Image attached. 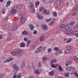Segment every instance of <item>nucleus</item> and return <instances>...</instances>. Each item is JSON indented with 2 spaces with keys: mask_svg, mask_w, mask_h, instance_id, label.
Listing matches in <instances>:
<instances>
[{
  "mask_svg": "<svg viewBox=\"0 0 78 78\" xmlns=\"http://www.w3.org/2000/svg\"><path fill=\"white\" fill-rule=\"evenodd\" d=\"M13 71L15 72V73H17V72L19 70L20 68L17 65L15 64L13 65Z\"/></svg>",
  "mask_w": 78,
  "mask_h": 78,
  "instance_id": "1",
  "label": "nucleus"
},
{
  "mask_svg": "<svg viewBox=\"0 0 78 78\" xmlns=\"http://www.w3.org/2000/svg\"><path fill=\"white\" fill-rule=\"evenodd\" d=\"M72 69H73V67L71 66H69L67 68L66 71L68 73H72Z\"/></svg>",
  "mask_w": 78,
  "mask_h": 78,
  "instance_id": "2",
  "label": "nucleus"
},
{
  "mask_svg": "<svg viewBox=\"0 0 78 78\" xmlns=\"http://www.w3.org/2000/svg\"><path fill=\"white\" fill-rule=\"evenodd\" d=\"M18 7H19V6H16L15 7V9H13L11 12V14H16V13L17 12V10H16V9H17V8H18Z\"/></svg>",
  "mask_w": 78,
  "mask_h": 78,
  "instance_id": "3",
  "label": "nucleus"
},
{
  "mask_svg": "<svg viewBox=\"0 0 78 78\" xmlns=\"http://www.w3.org/2000/svg\"><path fill=\"white\" fill-rule=\"evenodd\" d=\"M41 28L44 30H48V26L47 25L44 24L42 25Z\"/></svg>",
  "mask_w": 78,
  "mask_h": 78,
  "instance_id": "4",
  "label": "nucleus"
},
{
  "mask_svg": "<svg viewBox=\"0 0 78 78\" xmlns=\"http://www.w3.org/2000/svg\"><path fill=\"white\" fill-rule=\"evenodd\" d=\"M29 27L30 28V30H31V31H34V26L33 25L31 24H29Z\"/></svg>",
  "mask_w": 78,
  "mask_h": 78,
  "instance_id": "5",
  "label": "nucleus"
},
{
  "mask_svg": "<svg viewBox=\"0 0 78 78\" xmlns=\"http://www.w3.org/2000/svg\"><path fill=\"white\" fill-rule=\"evenodd\" d=\"M65 30L67 32H70V31H72V29H71L70 28H69L68 26H66L65 27Z\"/></svg>",
  "mask_w": 78,
  "mask_h": 78,
  "instance_id": "6",
  "label": "nucleus"
},
{
  "mask_svg": "<svg viewBox=\"0 0 78 78\" xmlns=\"http://www.w3.org/2000/svg\"><path fill=\"white\" fill-rule=\"evenodd\" d=\"M13 60V58H10L9 59H6L4 61V63H6L7 62H10V61H11L12 60Z\"/></svg>",
  "mask_w": 78,
  "mask_h": 78,
  "instance_id": "7",
  "label": "nucleus"
},
{
  "mask_svg": "<svg viewBox=\"0 0 78 78\" xmlns=\"http://www.w3.org/2000/svg\"><path fill=\"white\" fill-rule=\"evenodd\" d=\"M16 51V54L17 55H20L22 53V51L21 50H19L18 51Z\"/></svg>",
  "mask_w": 78,
  "mask_h": 78,
  "instance_id": "8",
  "label": "nucleus"
},
{
  "mask_svg": "<svg viewBox=\"0 0 78 78\" xmlns=\"http://www.w3.org/2000/svg\"><path fill=\"white\" fill-rule=\"evenodd\" d=\"M71 64H72V62H70V61L67 62L66 63V67H68V66L70 65Z\"/></svg>",
  "mask_w": 78,
  "mask_h": 78,
  "instance_id": "9",
  "label": "nucleus"
},
{
  "mask_svg": "<svg viewBox=\"0 0 78 78\" xmlns=\"http://www.w3.org/2000/svg\"><path fill=\"white\" fill-rule=\"evenodd\" d=\"M42 59L43 62H45V61H46L47 59V57L46 56H44V57H42Z\"/></svg>",
  "mask_w": 78,
  "mask_h": 78,
  "instance_id": "10",
  "label": "nucleus"
},
{
  "mask_svg": "<svg viewBox=\"0 0 78 78\" xmlns=\"http://www.w3.org/2000/svg\"><path fill=\"white\" fill-rule=\"evenodd\" d=\"M11 4V1H8L7 2L6 5V7H8Z\"/></svg>",
  "mask_w": 78,
  "mask_h": 78,
  "instance_id": "11",
  "label": "nucleus"
},
{
  "mask_svg": "<svg viewBox=\"0 0 78 78\" xmlns=\"http://www.w3.org/2000/svg\"><path fill=\"white\" fill-rule=\"evenodd\" d=\"M18 25L17 24H15L13 27V30H16L17 29V26Z\"/></svg>",
  "mask_w": 78,
  "mask_h": 78,
  "instance_id": "12",
  "label": "nucleus"
},
{
  "mask_svg": "<svg viewBox=\"0 0 78 78\" xmlns=\"http://www.w3.org/2000/svg\"><path fill=\"white\" fill-rule=\"evenodd\" d=\"M55 73V71L54 70H53L52 71H51L49 73V74L50 76H53V75H54V73Z\"/></svg>",
  "mask_w": 78,
  "mask_h": 78,
  "instance_id": "13",
  "label": "nucleus"
},
{
  "mask_svg": "<svg viewBox=\"0 0 78 78\" xmlns=\"http://www.w3.org/2000/svg\"><path fill=\"white\" fill-rule=\"evenodd\" d=\"M42 49V46H39L37 48V50L38 51H41Z\"/></svg>",
  "mask_w": 78,
  "mask_h": 78,
  "instance_id": "14",
  "label": "nucleus"
},
{
  "mask_svg": "<svg viewBox=\"0 0 78 78\" xmlns=\"http://www.w3.org/2000/svg\"><path fill=\"white\" fill-rule=\"evenodd\" d=\"M44 36H43L40 38V40L41 42L43 41L44 40Z\"/></svg>",
  "mask_w": 78,
  "mask_h": 78,
  "instance_id": "15",
  "label": "nucleus"
},
{
  "mask_svg": "<svg viewBox=\"0 0 78 78\" xmlns=\"http://www.w3.org/2000/svg\"><path fill=\"white\" fill-rule=\"evenodd\" d=\"M73 35H76V34H78V32L76 31H73L71 33Z\"/></svg>",
  "mask_w": 78,
  "mask_h": 78,
  "instance_id": "16",
  "label": "nucleus"
},
{
  "mask_svg": "<svg viewBox=\"0 0 78 78\" xmlns=\"http://www.w3.org/2000/svg\"><path fill=\"white\" fill-rule=\"evenodd\" d=\"M23 17V14H21L18 16L19 19H22Z\"/></svg>",
  "mask_w": 78,
  "mask_h": 78,
  "instance_id": "17",
  "label": "nucleus"
},
{
  "mask_svg": "<svg viewBox=\"0 0 78 78\" xmlns=\"http://www.w3.org/2000/svg\"><path fill=\"white\" fill-rule=\"evenodd\" d=\"M74 58L76 62H77L78 63V58L76 57V56H74Z\"/></svg>",
  "mask_w": 78,
  "mask_h": 78,
  "instance_id": "18",
  "label": "nucleus"
},
{
  "mask_svg": "<svg viewBox=\"0 0 78 78\" xmlns=\"http://www.w3.org/2000/svg\"><path fill=\"white\" fill-rule=\"evenodd\" d=\"M25 66V62H23L21 65V68H23Z\"/></svg>",
  "mask_w": 78,
  "mask_h": 78,
  "instance_id": "19",
  "label": "nucleus"
},
{
  "mask_svg": "<svg viewBox=\"0 0 78 78\" xmlns=\"http://www.w3.org/2000/svg\"><path fill=\"white\" fill-rule=\"evenodd\" d=\"M51 62L52 63H54V62H57V60L55 59H53L51 60Z\"/></svg>",
  "mask_w": 78,
  "mask_h": 78,
  "instance_id": "20",
  "label": "nucleus"
},
{
  "mask_svg": "<svg viewBox=\"0 0 78 78\" xmlns=\"http://www.w3.org/2000/svg\"><path fill=\"white\" fill-rule=\"evenodd\" d=\"M35 73L36 75H39V74H40V72L39 70H36L35 71Z\"/></svg>",
  "mask_w": 78,
  "mask_h": 78,
  "instance_id": "21",
  "label": "nucleus"
},
{
  "mask_svg": "<svg viewBox=\"0 0 78 78\" xmlns=\"http://www.w3.org/2000/svg\"><path fill=\"white\" fill-rule=\"evenodd\" d=\"M58 68L59 70L61 71V72H62V71H63V70H62V67H61V66H58Z\"/></svg>",
  "mask_w": 78,
  "mask_h": 78,
  "instance_id": "22",
  "label": "nucleus"
},
{
  "mask_svg": "<svg viewBox=\"0 0 78 78\" xmlns=\"http://www.w3.org/2000/svg\"><path fill=\"white\" fill-rule=\"evenodd\" d=\"M37 17H38L39 19H40V20L42 19V18H43V17H42V16H39V13H38L37 14Z\"/></svg>",
  "mask_w": 78,
  "mask_h": 78,
  "instance_id": "23",
  "label": "nucleus"
},
{
  "mask_svg": "<svg viewBox=\"0 0 78 78\" xmlns=\"http://www.w3.org/2000/svg\"><path fill=\"white\" fill-rule=\"evenodd\" d=\"M25 19L24 18L22 19L21 20V24L22 23H23L24 22H25Z\"/></svg>",
  "mask_w": 78,
  "mask_h": 78,
  "instance_id": "24",
  "label": "nucleus"
},
{
  "mask_svg": "<svg viewBox=\"0 0 78 78\" xmlns=\"http://www.w3.org/2000/svg\"><path fill=\"white\" fill-rule=\"evenodd\" d=\"M22 34L23 35H26L27 34V32L25 31H23L22 32Z\"/></svg>",
  "mask_w": 78,
  "mask_h": 78,
  "instance_id": "25",
  "label": "nucleus"
},
{
  "mask_svg": "<svg viewBox=\"0 0 78 78\" xmlns=\"http://www.w3.org/2000/svg\"><path fill=\"white\" fill-rule=\"evenodd\" d=\"M16 73H14L12 78H17V75Z\"/></svg>",
  "mask_w": 78,
  "mask_h": 78,
  "instance_id": "26",
  "label": "nucleus"
},
{
  "mask_svg": "<svg viewBox=\"0 0 78 78\" xmlns=\"http://www.w3.org/2000/svg\"><path fill=\"white\" fill-rule=\"evenodd\" d=\"M64 27H65V25L63 24L60 26V28H61V29H62V28H64Z\"/></svg>",
  "mask_w": 78,
  "mask_h": 78,
  "instance_id": "27",
  "label": "nucleus"
},
{
  "mask_svg": "<svg viewBox=\"0 0 78 78\" xmlns=\"http://www.w3.org/2000/svg\"><path fill=\"white\" fill-rule=\"evenodd\" d=\"M20 45L21 47H25V44L24 43H20Z\"/></svg>",
  "mask_w": 78,
  "mask_h": 78,
  "instance_id": "28",
  "label": "nucleus"
},
{
  "mask_svg": "<svg viewBox=\"0 0 78 78\" xmlns=\"http://www.w3.org/2000/svg\"><path fill=\"white\" fill-rule=\"evenodd\" d=\"M31 42V41L29 40L27 42V47H29V45H30V43Z\"/></svg>",
  "mask_w": 78,
  "mask_h": 78,
  "instance_id": "29",
  "label": "nucleus"
},
{
  "mask_svg": "<svg viewBox=\"0 0 78 78\" xmlns=\"http://www.w3.org/2000/svg\"><path fill=\"white\" fill-rule=\"evenodd\" d=\"M54 50H55V51H58V50H59V48L58 47H55L54 48Z\"/></svg>",
  "mask_w": 78,
  "mask_h": 78,
  "instance_id": "30",
  "label": "nucleus"
},
{
  "mask_svg": "<svg viewBox=\"0 0 78 78\" xmlns=\"http://www.w3.org/2000/svg\"><path fill=\"white\" fill-rule=\"evenodd\" d=\"M53 15L54 16H57V13L55 12H53Z\"/></svg>",
  "mask_w": 78,
  "mask_h": 78,
  "instance_id": "31",
  "label": "nucleus"
},
{
  "mask_svg": "<svg viewBox=\"0 0 78 78\" xmlns=\"http://www.w3.org/2000/svg\"><path fill=\"white\" fill-rule=\"evenodd\" d=\"M72 41V39L71 38H70V39H69V40L66 42V43H70V42H71Z\"/></svg>",
  "mask_w": 78,
  "mask_h": 78,
  "instance_id": "32",
  "label": "nucleus"
},
{
  "mask_svg": "<svg viewBox=\"0 0 78 78\" xmlns=\"http://www.w3.org/2000/svg\"><path fill=\"white\" fill-rule=\"evenodd\" d=\"M12 55H17L16 54V51L12 52Z\"/></svg>",
  "mask_w": 78,
  "mask_h": 78,
  "instance_id": "33",
  "label": "nucleus"
},
{
  "mask_svg": "<svg viewBox=\"0 0 78 78\" xmlns=\"http://www.w3.org/2000/svg\"><path fill=\"white\" fill-rule=\"evenodd\" d=\"M74 74L75 76H76V77L78 78V74L75 71L74 72Z\"/></svg>",
  "mask_w": 78,
  "mask_h": 78,
  "instance_id": "34",
  "label": "nucleus"
},
{
  "mask_svg": "<svg viewBox=\"0 0 78 78\" xmlns=\"http://www.w3.org/2000/svg\"><path fill=\"white\" fill-rule=\"evenodd\" d=\"M51 67H52L53 68H54L55 67V68H56V66H55V64H51Z\"/></svg>",
  "mask_w": 78,
  "mask_h": 78,
  "instance_id": "35",
  "label": "nucleus"
},
{
  "mask_svg": "<svg viewBox=\"0 0 78 78\" xmlns=\"http://www.w3.org/2000/svg\"><path fill=\"white\" fill-rule=\"evenodd\" d=\"M44 10V8L43 7L40 8L39 10L40 11H42Z\"/></svg>",
  "mask_w": 78,
  "mask_h": 78,
  "instance_id": "36",
  "label": "nucleus"
},
{
  "mask_svg": "<svg viewBox=\"0 0 78 78\" xmlns=\"http://www.w3.org/2000/svg\"><path fill=\"white\" fill-rule=\"evenodd\" d=\"M51 18L46 20V21L47 22H50V21H51Z\"/></svg>",
  "mask_w": 78,
  "mask_h": 78,
  "instance_id": "37",
  "label": "nucleus"
},
{
  "mask_svg": "<svg viewBox=\"0 0 78 78\" xmlns=\"http://www.w3.org/2000/svg\"><path fill=\"white\" fill-rule=\"evenodd\" d=\"M23 40L24 41H25V42H27V41L28 40V38H27V37H24L23 39Z\"/></svg>",
  "mask_w": 78,
  "mask_h": 78,
  "instance_id": "38",
  "label": "nucleus"
},
{
  "mask_svg": "<svg viewBox=\"0 0 78 78\" xmlns=\"http://www.w3.org/2000/svg\"><path fill=\"white\" fill-rule=\"evenodd\" d=\"M50 12H49V11H47L46 12V15H50Z\"/></svg>",
  "mask_w": 78,
  "mask_h": 78,
  "instance_id": "39",
  "label": "nucleus"
},
{
  "mask_svg": "<svg viewBox=\"0 0 78 78\" xmlns=\"http://www.w3.org/2000/svg\"><path fill=\"white\" fill-rule=\"evenodd\" d=\"M67 49L68 50H70L72 49V47L71 46H68L67 47Z\"/></svg>",
  "mask_w": 78,
  "mask_h": 78,
  "instance_id": "40",
  "label": "nucleus"
},
{
  "mask_svg": "<svg viewBox=\"0 0 78 78\" xmlns=\"http://www.w3.org/2000/svg\"><path fill=\"white\" fill-rule=\"evenodd\" d=\"M47 12V10L45 9L44 10V11L43 12V13L44 14H46V13Z\"/></svg>",
  "mask_w": 78,
  "mask_h": 78,
  "instance_id": "41",
  "label": "nucleus"
},
{
  "mask_svg": "<svg viewBox=\"0 0 78 78\" xmlns=\"http://www.w3.org/2000/svg\"><path fill=\"white\" fill-rule=\"evenodd\" d=\"M3 36L2 34L0 35V39H2L3 38Z\"/></svg>",
  "mask_w": 78,
  "mask_h": 78,
  "instance_id": "42",
  "label": "nucleus"
},
{
  "mask_svg": "<svg viewBox=\"0 0 78 78\" xmlns=\"http://www.w3.org/2000/svg\"><path fill=\"white\" fill-rule=\"evenodd\" d=\"M75 24V22H72L71 23L70 25H73Z\"/></svg>",
  "mask_w": 78,
  "mask_h": 78,
  "instance_id": "43",
  "label": "nucleus"
},
{
  "mask_svg": "<svg viewBox=\"0 0 78 78\" xmlns=\"http://www.w3.org/2000/svg\"><path fill=\"white\" fill-rule=\"evenodd\" d=\"M31 11H32V12L33 13L34 12V11H35V10L34 9V8L32 9L31 10Z\"/></svg>",
  "mask_w": 78,
  "mask_h": 78,
  "instance_id": "44",
  "label": "nucleus"
},
{
  "mask_svg": "<svg viewBox=\"0 0 78 78\" xmlns=\"http://www.w3.org/2000/svg\"><path fill=\"white\" fill-rule=\"evenodd\" d=\"M37 30H35L34 31L33 33L34 34H37Z\"/></svg>",
  "mask_w": 78,
  "mask_h": 78,
  "instance_id": "45",
  "label": "nucleus"
},
{
  "mask_svg": "<svg viewBox=\"0 0 78 78\" xmlns=\"http://www.w3.org/2000/svg\"><path fill=\"white\" fill-rule=\"evenodd\" d=\"M58 53H59L60 54H62V51L61 50L58 51Z\"/></svg>",
  "mask_w": 78,
  "mask_h": 78,
  "instance_id": "46",
  "label": "nucleus"
},
{
  "mask_svg": "<svg viewBox=\"0 0 78 78\" xmlns=\"http://www.w3.org/2000/svg\"><path fill=\"white\" fill-rule=\"evenodd\" d=\"M21 75L20 74H18V75L17 76L18 77V78H21Z\"/></svg>",
  "mask_w": 78,
  "mask_h": 78,
  "instance_id": "47",
  "label": "nucleus"
},
{
  "mask_svg": "<svg viewBox=\"0 0 78 78\" xmlns=\"http://www.w3.org/2000/svg\"><path fill=\"white\" fill-rule=\"evenodd\" d=\"M36 5H39V2H37L36 3Z\"/></svg>",
  "mask_w": 78,
  "mask_h": 78,
  "instance_id": "48",
  "label": "nucleus"
},
{
  "mask_svg": "<svg viewBox=\"0 0 78 78\" xmlns=\"http://www.w3.org/2000/svg\"><path fill=\"white\" fill-rule=\"evenodd\" d=\"M30 8H33V7H34V4H32V5H30Z\"/></svg>",
  "mask_w": 78,
  "mask_h": 78,
  "instance_id": "49",
  "label": "nucleus"
},
{
  "mask_svg": "<svg viewBox=\"0 0 78 78\" xmlns=\"http://www.w3.org/2000/svg\"><path fill=\"white\" fill-rule=\"evenodd\" d=\"M65 76L67 77L69 76V74L68 73H66L65 74Z\"/></svg>",
  "mask_w": 78,
  "mask_h": 78,
  "instance_id": "50",
  "label": "nucleus"
},
{
  "mask_svg": "<svg viewBox=\"0 0 78 78\" xmlns=\"http://www.w3.org/2000/svg\"><path fill=\"white\" fill-rule=\"evenodd\" d=\"M38 65L39 67H41V62H39Z\"/></svg>",
  "mask_w": 78,
  "mask_h": 78,
  "instance_id": "51",
  "label": "nucleus"
},
{
  "mask_svg": "<svg viewBox=\"0 0 78 78\" xmlns=\"http://www.w3.org/2000/svg\"><path fill=\"white\" fill-rule=\"evenodd\" d=\"M66 53H69V50H67L65 51Z\"/></svg>",
  "mask_w": 78,
  "mask_h": 78,
  "instance_id": "52",
  "label": "nucleus"
},
{
  "mask_svg": "<svg viewBox=\"0 0 78 78\" xmlns=\"http://www.w3.org/2000/svg\"><path fill=\"white\" fill-rule=\"evenodd\" d=\"M76 10H78V5L77 7L76 8L74 9V11H76Z\"/></svg>",
  "mask_w": 78,
  "mask_h": 78,
  "instance_id": "53",
  "label": "nucleus"
},
{
  "mask_svg": "<svg viewBox=\"0 0 78 78\" xmlns=\"http://www.w3.org/2000/svg\"><path fill=\"white\" fill-rule=\"evenodd\" d=\"M46 49V47L44 46V47L43 48V50H45V49Z\"/></svg>",
  "mask_w": 78,
  "mask_h": 78,
  "instance_id": "54",
  "label": "nucleus"
},
{
  "mask_svg": "<svg viewBox=\"0 0 78 78\" xmlns=\"http://www.w3.org/2000/svg\"><path fill=\"white\" fill-rule=\"evenodd\" d=\"M55 55H58V52H56L55 53Z\"/></svg>",
  "mask_w": 78,
  "mask_h": 78,
  "instance_id": "55",
  "label": "nucleus"
},
{
  "mask_svg": "<svg viewBox=\"0 0 78 78\" xmlns=\"http://www.w3.org/2000/svg\"><path fill=\"white\" fill-rule=\"evenodd\" d=\"M51 51V48H50L48 49V52H50Z\"/></svg>",
  "mask_w": 78,
  "mask_h": 78,
  "instance_id": "56",
  "label": "nucleus"
},
{
  "mask_svg": "<svg viewBox=\"0 0 78 78\" xmlns=\"http://www.w3.org/2000/svg\"><path fill=\"white\" fill-rule=\"evenodd\" d=\"M53 23H54V22H53V21H52L51 22V25H53Z\"/></svg>",
  "mask_w": 78,
  "mask_h": 78,
  "instance_id": "57",
  "label": "nucleus"
},
{
  "mask_svg": "<svg viewBox=\"0 0 78 78\" xmlns=\"http://www.w3.org/2000/svg\"><path fill=\"white\" fill-rule=\"evenodd\" d=\"M29 4L30 5H31L34 4V3H33L32 2H30Z\"/></svg>",
  "mask_w": 78,
  "mask_h": 78,
  "instance_id": "58",
  "label": "nucleus"
},
{
  "mask_svg": "<svg viewBox=\"0 0 78 78\" xmlns=\"http://www.w3.org/2000/svg\"><path fill=\"white\" fill-rule=\"evenodd\" d=\"M2 78V74H0V78Z\"/></svg>",
  "mask_w": 78,
  "mask_h": 78,
  "instance_id": "59",
  "label": "nucleus"
},
{
  "mask_svg": "<svg viewBox=\"0 0 78 78\" xmlns=\"http://www.w3.org/2000/svg\"><path fill=\"white\" fill-rule=\"evenodd\" d=\"M34 52L35 53H39V52L37 51H35Z\"/></svg>",
  "mask_w": 78,
  "mask_h": 78,
  "instance_id": "60",
  "label": "nucleus"
},
{
  "mask_svg": "<svg viewBox=\"0 0 78 78\" xmlns=\"http://www.w3.org/2000/svg\"><path fill=\"white\" fill-rule=\"evenodd\" d=\"M76 37H78V34H76Z\"/></svg>",
  "mask_w": 78,
  "mask_h": 78,
  "instance_id": "61",
  "label": "nucleus"
},
{
  "mask_svg": "<svg viewBox=\"0 0 78 78\" xmlns=\"http://www.w3.org/2000/svg\"><path fill=\"white\" fill-rule=\"evenodd\" d=\"M34 48H35V46H33L32 47V48L33 49H34Z\"/></svg>",
  "mask_w": 78,
  "mask_h": 78,
  "instance_id": "62",
  "label": "nucleus"
},
{
  "mask_svg": "<svg viewBox=\"0 0 78 78\" xmlns=\"http://www.w3.org/2000/svg\"><path fill=\"white\" fill-rule=\"evenodd\" d=\"M75 15H76V13H75V12L73 14V16H75Z\"/></svg>",
  "mask_w": 78,
  "mask_h": 78,
  "instance_id": "63",
  "label": "nucleus"
},
{
  "mask_svg": "<svg viewBox=\"0 0 78 78\" xmlns=\"http://www.w3.org/2000/svg\"><path fill=\"white\" fill-rule=\"evenodd\" d=\"M5 11H2V13L3 14H5Z\"/></svg>",
  "mask_w": 78,
  "mask_h": 78,
  "instance_id": "64",
  "label": "nucleus"
}]
</instances>
